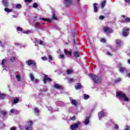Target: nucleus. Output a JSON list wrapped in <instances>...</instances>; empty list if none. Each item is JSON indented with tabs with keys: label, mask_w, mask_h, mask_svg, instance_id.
<instances>
[{
	"label": "nucleus",
	"mask_w": 130,
	"mask_h": 130,
	"mask_svg": "<svg viewBox=\"0 0 130 130\" xmlns=\"http://www.w3.org/2000/svg\"><path fill=\"white\" fill-rule=\"evenodd\" d=\"M89 78L92 79L95 84H99L101 83V76H96L92 74H89Z\"/></svg>",
	"instance_id": "1"
},
{
	"label": "nucleus",
	"mask_w": 130,
	"mask_h": 130,
	"mask_svg": "<svg viewBox=\"0 0 130 130\" xmlns=\"http://www.w3.org/2000/svg\"><path fill=\"white\" fill-rule=\"evenodd\" d=\"M116 97L117 98H119V99L122 98V99H123V100H124V101H128V100H129L128 98H127V97H126L125 94L121 92H117L116 93Z\"/></svg>",
	"instance_id": "2"
},
{
	"label": "nucleus",
	"mask_w": 130,
	"mask_h": 130,
	"mask_svg": "<svg viewBox=\"0 0 130 130\" xmlns=\"http://www.w3.org/2000/svg\"><path fill=\"white\" fill-rule=\"evenodd\" d=\"M81 124H82L81 122L78 121L77 122L71 125V128L72 130H77V128H78Z\"/></svg>",
	"instance_id": "3"
},
{
	"label": "nucleus",
	"mask_w": 130,
	"mask_h": 130,
	"mask_svg": "<svg viewBox=\"0 0 130 130\" xmlns=\"http://www.w3.org/2000/svg\"><path fill=\"white\" fill-rule=\"evenodd\" d=\"M33 122L32 121H28V124L26 125L25 128L26 130H32V125Z\"/></svg>",
	"instance_id": "4"
},
{
	"label": "nucleus",
	"mask_w": 130,
	"mask_h": 130,
	"mask_svg": "<svg viewBox=\"0 0 130 130\" xmlns=\"http://www.w3.org/2000/svg\"><path fill=\"white\" fill-rule=\"evenodd\" d=\"M129 28H124L123 30V32H122V36H127V35H128V34H129Z\"/></svg>",
	"instance_id": "5"
},
{
	"label": "nucleus",
	"mask_w": 130,
	"mask_h": 130,
	"mask_svg": "<svg viewBox=\"0 0 130 130\" xmlns=\"http://www.w3.org/2000/svg\"><path fill=\"white\" fill-rule=\"evenodd\" d=\"M104 31L105 33L107 34L108 33H112V28H109L107 26H105L104 27Z\"/></svg>",
	"instance_id": "6"
},
{
	"label": "nucleus",
	"mask_w": 130,
	"mask_h": 130,
	"mask_svg": "<svg viewBox=\"0 0 130 130\" xmlns=\"http://www.w3.org/2000/svg\"><path fill=\"white\" fill-rule=\"evenodd\" d=\"M43 82L44 84H46V82H51V79L48 77V75H45V77L44 78Z\"/></svg>",
	"instance_id": "7"
},
{
	"label": "nucleus",
	"mask_w": 130,
	"mask_h": 130,
	"mask_svg": "<svg viewBox=\"0 0 130 130\" xmlns=\"http://www.w3.org/2000/svg\"><path fill=\"white\" fill-rule=\"evenodd\" d=\"M117 67L118 68H120L119 69L120 73H123V72H124V71H125V68H122V64L121 63H118L117 64Z\"/></svg>",
	"instance_id": "8"
},
{
	"label": "nucleus",
	"mask_w": 130,
	"mask_h": 130,
	"mask_svg": "<svg viewBox=\"0 0 130 130\" xmlns=\"http://www.w3.org/2000/svg\"><path fill=\"white\" fill-rule=\"evenodd\" d=\"M26 63L28 64V66H36V63H35V61L32 60H28L26 61Z\"/></svg>",
	"instance_id": "9"
},
{
	"label": "nucleus",
	"mask_w": 130,
	"mask_h": 130,
	"mask_svg": "<svg viewBox=\"0 0 130 130\" xmlns=\"http://www.w3.org/2000/svg\"><path fill=\"white\" fill-rule=\"evenodd\" d=\"M107 115V113H105L104 111H101V112L99 113V114H98V115H99V118L100 120H101V118H102V117H103V116H106Z\"/></svg>",
	"instance_id": "10"
},
{
	"label": "nucleus",
	"mask_w": 130,
	"mask_h": 130,
	"mask_svg": "<svg viewBox=\"0 0 130 130\" xmlns=\"http://www.w3.org/2000/svg\"><path fill=\"white\" fill-rule=\"evenodd\" d=\"M65 4L67 7H69V6H71V4H72V0H64Z\"/></svg>",
	"instance_id": "11"
},
{
	"label": "nucleus",
	"mask_w": 130,
	"mask_h": 130,
	"mask_svg": "<svg viewBox=\"0 0 130 130\" xmlns=\"http://www.w3.org/2000/svg\"><path fill=\"white\" fill-rule=\"evenodd\" d=\"M75 88L76 90H80L82 88V85H81V83H77L75 85Z\"/></svg>",
	"instance_id": "12"
},
{
	"label": "nucleus",
	"mask_w": 130,
	"mask_h": 130,
	"mask_svg": "<svg viewBox=\"0 0 130 130\" xmlns=\"http://www.w3.org/2000/svg\"><path fill=\"white\" fill-rule=\"evenodd\" d=\"M89 119L90 117H86V118L84 120V124H85L86 125H88V124H89V122H90Z\"/></svg>",
	"instance_id": "13"
},
{
	"label": "nucleus",
	"mask_w": 130,
	"mask_h": 130,
	"mask_svg": "<svg viewBox=\"0 0 130 130\" xmlns=\"http://www.w3.org/2000/svg\"><path fill=\"white\" fill-rule=\"evenodd\" d=\"M56 104L58 106H63V105H64V104L62 102H61V101L56 102Z\"/></svg>",
	"instance_id": "14"
},
{
	"label": "nucleus",
	"mask_w": 130,
	"mask_h": 130,
	"mask_svg": "<svg viewBox=\"0 0 130 130\" xmlns=\"http://www.w3.org/2000/svg\"><path fill=\"white\" fill-rule=\"evenodd\" d=\"M16 79L18 82H21V81H22V78H21V76L20 75H16Z\"/></svg>",
	"instance_id": "15"
},
{
	"label": "nucleus",
	"mask_w": 130,
	"mask_h": 130,
	"mask_svg": "<svg viewBox=\"0 0 130 130\" xmlns=\"http://www.w3.org/2000/svg\"><path fill=\"white\" fill-rule=\"evenodd\" d=\"M122 41L117 40L116 41V44H117V46H120L122 44Z\"/></svg>",
	"instance_id": "16"
},
{
	"label": "nucleus",
	"mask_w": 130,
	"mask_h": 130,
	"mask_svg": "<svg viewBox=\"0 0 130 130\" xmlns=\"http://www.w3.org/2000/svg\"><path fill=\"white\" fill-rule=\"evenodd\" d=\"M40 20H42V21H47V22H49V23H51V22H52V20L50 19L40 18Z\"/></svg>",
	"instance_id": "17"
},
{
	"label": "nucleus",
	"mask_w": 130,
	"mask_h": 130,
	"mask_svg": "<svg viewBox=\"0 0 130 130\" xmlns=\"http://www.w3.org/2000/svg\"><path fill=\"white\" fill-rule=\"evenodd\" d=\"M97 3H94L93 4V8H94V11L95 12V13H97V12H98V9H97Z\"/></svg>",
	"instance_id": "18"
},
{
	"label": "nucleus",
	"mask_w": 130,
	"mask_h": 130,
	"mask_svg": "<svg viewBox=\"0 0 130 130\" xmlns=\"http://www.w3.org/2000/svg\"><path fill=\"white\" fill-rule=\"evenodd\" d=\"M54 88H55L56 89H61V86L58 84H55L54 85Z\"/></svg>",
	"instance_id": "19"
},
{
	"label": "nucleus",
	"mask_w": 130,
	"mask_h": 130,
	"mask_svg": "<svg viewBox=\"0 0 130 130\" xmlns=\"http://www.w3.org/2000/svg\"><path fill=\"white\" fill-rule=\"evenodd\" d=\"M80 52H74V56L75 57H76V58H78V57H80Z\"/></svg>",
	"instance_id": "20"
},
{
	"label": "nucleus",
	"mask_w": 130,
	"mask_h": 130,
	"mask_svg": "<svg viewBox=\"0 0 130 130\" xmlns=\"http://www.w3.org/2000/svg\"><path fill=\"white\" fill-rule=\"evenodd\" d=\"M64 52L65 54H68L69 55H72V52L68 51V50H64Z\"/></svg>",
	"instance_id": "21"
},
{
	"label": "nucleus",
	"mask_w": 130,
	"mask_h": 130,
	"mask_svg": "<svg viewBox=\"0 0 130 130\" xmlns=\"http://www.w3.org/2000/svg\"><path fill=\"white\" fill-rule=\"evenodd\" d=\"M52 19L53 20H57V17L55 16V12H53Z\"/></svg>",
	"instance_id": "22"
},
{
	"label": "nucleus",
	"mask_w": 130,
	"mask_h": 130,
	"mask_svg": "<svg viewBox=\"0 0 130 130\" xmlns=\"http://www.w3.org/2000/svg\"><path fill=\"white\" fill-rule=\"evenodd\" d=\"M106 4V0H104L103 2H102L101 6V8H104L105 4Z\"/></svg>",
	"instance_id": "23"
},
{
	"label": "nucleus",
	"mask_w": 130,
	"mask_h": 130,
	"mask_svg": "<svg viewBox=\"0 0 130 130\" xmlns=\"http://www.w3.org/2000/svg\"><path fill=\"white\" fill-rule=\"evenodd\" d=\"M71 102L72 104H73V105H74L75 106H77V102L76 101V100H72L71 101Z\"/></svg>",
	"instance_id": "24"
},
{
	"label": "nucleus",
	"mask_w": 130,
	"mask_h": 130,
	"mask_svg": "<svg viewBox=\"0 0 130 130\" xmlns=\"http://www.w3.org/2000/svg\"><path fill=\"white\" fill-rule=\"evenodd\" d=\"M3 5L5 6V7H8V1L7 0H3Z\"/></svg>",
	"instance_id": "25"
},
{
	"label": "nucleus",
	"mask_w": 130,
	"mask_h": 130,
	"mask_svg": "<svg viewBox=\"0 0 130 130\" xmlns=\"http://www.w3.org/2000/svg\"><path fill=\"white\" fill-rule=\"evenodd\" d=\"M5 98L6 95L0 92V99H5Z\"/></svg>",
	"instance_id": "26"
},
{
	"label": "nucleus",
	"mask_w": 130,
	"mask_h": 130,
	"mask_svg": "<svg viewBox=\"0 0 130 130\" xmlns=\"http://www.w3.org/2000/svg\"><path fill=\"white\" fill-rule=\"evenodd\" d=\"M73 72H74V71L72 69H69L67 71V74H68V75L73 74Z\"/></svg>",
	"instance_id": "27"
},
{
	"label": "nucleus",
	"mask_w": 130,
	"mask_h": 130,
	"mask_svg": "<svg viewBox=\"0 0 130 130\" xmlns=\"http://www.w3.org/2000/svg\"><path fill=\"white\" fill-rule=\"evenodd\" d=\"M18 102H19V99L18 98L14 99V100H13V104H16V103H18Z\"/></svg>",
	"instance_id": "28"
},
{
	"label": "nucleus",
	"mask_w": 130,
	"mask_h": 130,
	"mask_svg": "<svg viewBox=\"0 0 130 130\" xmlns=\"http://www.w3.org/2000/svg\"><path fill=\"white\" fill-rule=\"evenodd\" d=\"M17 112H18V111H16V109H11L10 110V113H17Z\"/></svg>",
	"instance_id": "29"
},
{
	"label": "nucleus",
	"mask_w": 130,
	"mask_h": 130,
	"mask_svg": "<svg viewBox=\"0 0 130 130\" xmlns=\"http://www.w3.org/2000/svg\"><path fill=\"white\" fill-rule=\"evenodd\" d=\"M16 60V57H12L10 58V61H11V62H14V61H15Z\"/></svg>",
	"instance_id": "30"
},
{
	"label": "nucleus",
	"mask_w": 130,
	"mask_h": 130,
	"mask_svg": "<svg viewBox=\"0 0 130 130\" xmlns=\"http://www.w3.org/2000/svg\"><path fill=\"white\" fill-rule=\"evenodd\" d=\"M29 77L30 78V80L31 81H34V79H35V77H34V76H33V74H30L29 75Z\"/></svg>",
	"instance_id": "31"
},
{
	"label": "nucleus",
	"mask_w": 130,
	"mask_h": 130,
	"mask_svg": "<svg viewBox=\"0 0 130 130\" xmlns=\"http://www.w3.org/2000/svg\"><path fill=\"white\" fill-rule=\"evenodd\" d=\"M6 62H7V60L6 59H4L2 60V65L5 66V64H6Z\"/></svg>",
	"instance_id": "32"
},
{
	"label": "nucleus",
	"mask_w": 130,
	"mask_h": 130,
	"mask_svg": "<svg viewBox=\"0 0 130 130\" xmlns=\"http://www.w3.org/2000/svg\"><path fill=\"white\" fill-rule=\"evenodd\" d=\"M84 99L85 100H87V99H89V95L88 94H84Z\"/></svg>",
	"instance_id": "33"
},
{
	"label": "nucleus",
	"mask_w": 130,
	"mask_h": 130,
	"mask_svg": "<svg viewBox=\"0 0 130 130\" xmlns=\"http://www.w3.org/2000/svg\"><path fill=\"white\" fill-rule=\"evenodd\" d=\"M5 12H7V13H10L12 12V9H9L8 8H5Z\"/></svg>",
	"instance_id": "34"
},
{
	"label": "nucleus",
	"mask_w": 130,
	"mask_h": 130,
	"mask_svg": "<svg viewBox=\"0 0 130 130\" xmlns=\"http://www.w3.org/2000/svg\"><path fill=\"white\" fill-rule=\"evenodd\" d=\"M21 8H22V5H21L20 4H17L16 5V9H21Z\"/></svg>",
	"instance_id": "35"
},
{
	"label": "nucleus",
	"mask_w": 130,
	"mask_h": 130,
	"mask_svg": "<svg viewBox=\"0 0 130 130\" xmlns=\"http://www.w3.org/2000/svg\"><path fill=\"white\" fill-rule=\"evenodd\" d=\"M24 34H29V33H31V30H27L26 31H23Z\"/></svg>",
	"instance_id": "36"
},
{
	"label": "nucleus",
	"mask_w": 130,
	"mask_h": 130,
	"mask_svg": "<svg viewBox=\"0 0 130 130\" xmlns=\"http://www.w3.org/2000/svg\"><path fill=\"white\" fill-rule=\"evenodd\" d=\"M33 8L36 9L38 7V4L37 3H34L32 5Z\"/></svg>",
	"instance_id": "37"
},
{
	"label": "nucleus",
	"mask_w": 130,
	"mask_h": 130,
	"mask_svg": "<svg viewBox=\"0 0 130 130\" xmlns=\"http://www.w3.org/2000/svg\"><path fill=\"white\" fill-rule=\"evenodd\" d=\"M73 82H74V79H73V78H70L68 80V82L69 83H73Z\"/></svg>",
	"instance_id": "38"
},
{
	"label": "nucleus",
	"mask_w": 130,
	"mask_h": 130,
	"mask_svg": "<svg viewBox=\"0 0 130 130\" xmlns=\"http://www.w3.org/2000/svg\"><path fill=\"white\" fill-rule=\"evenodd\" d=\"M59 58H61V59H63V58H64V55L63 54H60L59 56Z\"/></svg>",
	"instance_id": "39"
},
{
	"label": "nucleus",
	"mask_w": 130,
	"mask_h": 130,
	"mask_svg": "<svg viewBox=\"0 0 130 130\" xmlns=\"http://www.w3.org/2000/svg\"><path fill=\"white\" fill-rule=\"evenodd\" d=\"M123 130H130V126H126Z\"/></svg>",
	"instance_id": "40"
},
{
	"label": "nucleus",
	"mask_w": 130,
	"mask_h": 130,
	"mask_svg": "<svg viewBox=\"0 0 130 130\" xmlns=\"http://www.w3.org/2000/svg\"><path fill=\"white\" fill-rule=\"evenodd\" d=\"M2 114L3 115V116H6V114H7V112H6V111H2Z\"/></svg>",
	"instance_id": "41"
},
{
	"label": "nucleus",
	"mask_w": 130,
	"mask_h": 130,
	"mask_svg": "<svg viewBox=\"0 0 130 130\" xmlns=\"http://www.w3.org/2000/svg\"><path fill=\"white\" fill-rule=\"evenodd\" d=\"M17 29L18 30V31H20L21 32H22V31H23V29H22V28H21L20 27H18L17 28Z\"/></svg>",
	"instance_id": "42"
},
{
	"label": "nucleus",
	"mask_w": 130,
	"mask_h": 130,
	"mask_svg": "<svg viewBox=\"0 0 130 130\" xmlns=\"http://www.w3.org/2000/svg\"><path fill=\"white\" fill-rule=\"evenodd\" d=\"M35 112L36 113H38V112H39V110H38V109H37V108H36L35 109Z\"/></svg>",
	"instance_id": "43"
},
{
	"label": "nucleus",
	"mask_w": 130,
	"mask_h": 130,
	"mask_svg": "<svg viewBox=\"0 0 130 130\" xmlns=\"http://www.w3.org/2000/svg\"><path fill=\"white\" fill-rule=\"evenodd\" d=\"M41 59H42V60H47V58L46 56H45V57H41Z\"/></svg>",
	"instance_id": "44"
},
{
	"label": "nucleus",
	"mask_w": 130,
	"mask_h": 130,
	"mask_svg": "<svg viewBox=\"0 0 130 130\" xmlns=\"http://www.w3.org/2000/svg\"><path fill=\"white\" fill-rule=\"evenodd\" d=\"M106 40H105V39H101V42H103L104 43H105V42H106Z\"/></svg>",
	"instance_id": "45"
},
{
	"label": "nucleus",
	"mask_w": 130,
	"mask_h": 130,
	"mask_svg": "<svg viewBox=\"0 0 130 130\" xmlns=\"http://www.w3.org/2000/svg\"><path fill=\"white\" fill-rule=\"evenodd\" d=\"M107 55H109V56H111L112 55V54L109 52H107Z\"/></svg>",
	"instance_id": "46"
},
{
	"label": "nucleus",
	"mask_w": 130,
	"mask_h": 130,
	"mask_svg": "<svg viewBox=\"0 0 130 130\" xmlns=\"http://www.w3.org/2000/svg\"><path fill=\"white\" fill-rule=\"evenodd\" d=\"M125 22H130V18H126Z\"/></svg>",
	"instance_id": "47"
},
{
	"label": "nucleus",
	"mask_w": 130,
	"mask_h": 130,
	"mask_svg": "<svg viewBox=\"0 0 130 130\" xmlns=\"http://www.w3.org/2000/svg\"><path fill=\"white\" fill-rule=\"evenodd\" d=\"M71 120H75V119H76V117L75 116H74L73 117H72L71 118Z\"/></svg>",
	"instance_id": "48"
},
{
	"label": "nucleus",
	"mask_w": 130,
	"mask_h": 130,
	"mask_svg": "<svg viewBox=\"0 0 130 130\" xmlns=\"http://www.w3.org/2000/svg\"><path fill=\"white\" fill-rule=\"evenodd\" d=\"M25 3H30L32 2V0H24Z\"/></svg>",
	"instance_id": "49"
},
{
	"label": "nucleus",
	"mask_w": 130,
	"mask_h": 130,
	"mask_svg": "<svg viewBox=\"0 0 130 130\" xmlns=\"http://www.w3.org/2000/svg\"><path fill=\"white\" fill-rule=\"evenodd\" d=\"M48 58L49 60H52V57L50 55L48 56Z\"/></svg>",
	"instance_id": "50"
},
{
	"label": "nucleus",
	"mask_w": 130,
	"mask_h": 130,
	"mask_svg": "<svg viewBox=\"0 0 130 130\" xmlns=\"http://www.w3.org/2000/svg\"><path fill=\"white\" fill-rule=\"evenodd\" d=\"M127 53L128 55H130V49L127 50Z\"/></svg>",
	"instance_id": "51"
},
{
	"label": "nucleus",
	"mask_w": 130,
	"mask_h": 130,
	"mask_svg": "<svg viewBox=\"0 0 130 130\" xmlns=\"http://www.w3.org/2000/svg\"><path fill=\"white\" fill-rule=\"evenodd\" d=\"M48 110H49L50 111H51V112H52V108H51V107H49Z\"/></svg>",
	"instance_id": "52"
},
{
	"label": "nucleus",
	"mask_w": 130,
	"mask_h": 130,
	"mask_svg": "<svg viewBox=\"0 0 130 130\" xmlns=\"http://www.w3.org/2000/svg\"><path fill=\"white\" fill-rule=\"evenodd\" d=\"M100 19L101 20H103V19H104V16H101L100 17Z\"/></svg>",
	"instance_id": "53"
},
{
	"label": "nucleus",
	"mask_w": 130,
	"mask_h": 130,
	"mask_svg": "<svg viewBox=\"0 0 130 130\" xmlns=\"http://www.w3.org/2000/svg\"><path fill=\"white\" fill-rule=\"evenodd\" d=\"M115 129H118V125H115Z\"/></svg>",
	"instance_id": "54"
},
{
	"label": "nucleus",
	"mask_w": 130,
	"mask_h": 130,
	"mask_svg": "<svg viewBox=\"0 0 130 130\" xmlns=\"http://www.w3.org/2000/svg\"><path fill=\"white\" fill-rule=\"evenodd\" d=\"M39 44H41V45L43 44V41H42V40L40 41H39Z\"/></svg>",
	"instance_id": "55"
},
{
	"label": "nucleus",
	"mask_w": 130,
	"mask_h": 130,
	"mask_svg": "<svg viewBox=\"0 0 130 130\" xmlns=\"http://www.w3.org/2000/svg\"><path fill=\"white\" fill-rule=\"evenodd\" d=\"M120 78L118 79L116 81V83H118V82L120 81Z\"/></svg>",
	"instance_id": "56"
},
{
	"label": "nucleus",
	"mask_w": 130,
	"mask_h": 130,
	"mask_svg": "<svg viewBox=\"0 0 130 130\" xmlns=\"http://www.w3.org/2000/svg\"><path fill=\"white\" fill-rule=\"evenodd\" d=\"M10 130H16V127H13L12 128H11Z\"/></svg>",
	"instance_id": "57"
},
{
	"label": "nucleus",
	"mask_w": 130,
	"mask_h": 130,
	"mask_svg": "<svg viewBox=\"0 0 130 130\" xmlns=\"http://www.w3.org/2000/svg\"><path fill=\"white\" fill-rule=\"evenodd\" d=\"M125 2L126 3H129V4H130V0H125Z\"/></svg>",
	"instance_id": "58"
},
{
	"label": "nucleus",
	"mask_w": 130,
	"mask_h": 130,
	"mask_svg": "<svg viewBox=\"0 0 130 130\" xmlns=\"http://www.w3.org/2000/svg\"><path fill=\"white\" fill-rule=\"evenodd\" d=\"M35 82L36 83H38V82H39V80L38 79H36Z\"/></svg>",
	"instance_id": "59"
},
{
	"label": "nucleus",
	"mask_w": 130,
	"mask_h": 130,
	"mask_svg": "<svg viewBox=\"0 0 130 130\" xmlns=\"http://www.w3.org/2000/svg\"><path fill=\"white\" fill-rule=\"evenodd\" d=\"M127 76H128V77L130 78V73L127 74Z\"/></svg>",
	"instance_id": "60"
},
{
	"label": "nucleus",
	"mask_w": 130,
	"mask_h": 130,
	"mask_svg": "<svg viewBox=\"0 0 130 130\" xmlns=\"http://www.w3.org/2000/svg\"><path fill=\"white\" fill-rule=\"evenodd\" d=\"M127 63H129V64H130V59L128 60Z\"/></svg>",
	"instance_id": "61"
},
{
	"label": "nucleus",
	"mask_w": 130,
	"mask_h": 130,
	"mask_svg": "<svg viewBox=\"0 0 130 130\" xmlns=\"http://www.w3.org/2000/svg\"><path fill=\"white\" fill-rule=\"evenodd\" d=\"M15 45H21V44L15 43Z\"/></svg>",
	"instance_id": "62"
},
{
	"label": "nucleus",
	"mask_w": 130,
	"mask_h": 130,
	"mask_svg": "<svg viewBox=\"0 0 130 130\" xmlns=\"http://www.w3.org/2000/svg\"><path fill=\"white\" fill-rule=\"evenodd\" d=\"M14 18H16V15H13Z\"/></svg>",
	"instance_id": "63"
},
{
	"label": "nucleus",
	"mask_w": 130,
	"mask_h": 130,
	"mask_svg": "<svg viewBox=\"0 0 130 130\" xmlns=\"http://www.w3.org/2000/svg\"><path fill=\"white\" fill-rule=\"evenodd\" d=\"M2 44V42L0 41V45Z\"/></svg>",
	"instance_id": "64"
}]
</instances>
